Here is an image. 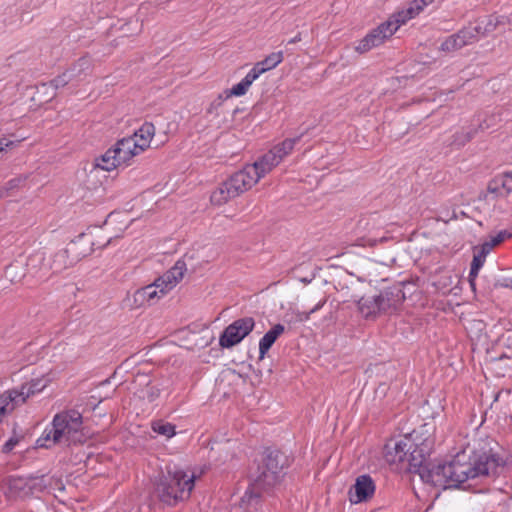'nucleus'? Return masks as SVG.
<instances>
[{"mask_svg":"<svg viewBox=\"0 0 512 512\" xmlns=\"http://www.w3.org/2000/svg\"><path fill=\"white\" fill-rule=\"evenodd\" d=\"M505 461L495 453L483 452L473 458L457 453L450 461L438 463L432 470L422 472V481L435 487L458 488L469 479L481 476H497Z\"/></svg>","mask_w":512,"mask_h":512,"instance_id":"nucleus-1","label":"nucleus"},{"mask_svg":"<svg viewBox=\"0 0 512 512\" xmlns=\"http://www.w3.org/2000/svg\"><path fill=\"white\" fill-rule=\"evenodd\" d=\"M85 442L82 414L75 409H69L54 415L50 425L37 439L36 445L39 448L48 449L56 444L72 446Z\"/></svg>","mask_w":512,"mask_h":512,"instance_id":"nucleus-2","label":"nucleus"},{"mask_svg":"<svg viewBox=\"0 0 512 512\" xmlns=\"http://www.w3.org/2000/svg\"><path fill=\"white\" fill-rule=\"evenodd\" d=\"M195 478L194 474H188L182 469H168L155 484L156 496L162 503L169 506L186 501L194 489Z\"/></svg>","mask_w":512,"mask_h":512,"instance_id":"nucleus-3","label":"nucleus"},{"mask_svg":"<svg viewBox=\"0 0 512 512\" xmlns=\"http://www.w3.org/2000/svg\"><path fill=\"white\" fill-rule=\"evenodd\" d=\"M259 181L255 167L248 164L223 181L211 194L213 205L221 206L251 189Z\"/></svg>","mask_w":512,"mask_h":512,"instance_id":"nucleus-4","label":"nucleus"},{"mask_svg":"<svg viewBox=\"0 0 512 512\" xmlns=\"http://www.w3.org/2000/svg\"><path fill=\"white\" fill-rule=\"evenodd\" d=\"M185 271L186 263L183 260H178L173 267L162 276L155 279L152 284L138 289L135 293V301L139 302L140 305L154 303L166 295L182 280Z\"/></svg>","mask_w":512,"mask_h":512,"instance_id":"nucleus-5","label":"nucleus"},{"mask_svg":"<svg viewBox=\"0 0 512 512\" xmlns=\"http://www.w3.org/2000/svg\"><path fill=\"white\" fill-rule=\"evenodd\" d=\"M290 465L289 457L277 449H266L262 464L258 465L257 474L253 480L256 486L271 488L276 486L285 475V469Z\"/></svg>","mask_w":512,"mask_h":512,"instance_id":"nucleus-6","label":"nucleus"},{"mask_svg":"<svg viewBox=\"0 0 512 512\" xmlns=\"http://www.w3.org/2000/svg\"><path fill=\"white\" fill-rule=\"evenodd\" d=\"M6 493L11 498H26L43 492L47 485L44 476H9L5 479Z\"/></svg>","mask_w":512,"mask_h":512,"instance_id":"nucleus-7","label":"nucleus"},{"mask_svg":"<svg viewBox=\"0 0 512 512\" xmlns=\"http://www.w3.org/2000/svg\"><path fill=\"white\" fill-rule=\"evenodd\" d=\"M255 321L252 317L235 320L228 325L219 338L223 348H231L240 343L254 329Z\"/></svg>","mask_w":512,"mask_h":512,"instance_id":"nucleus-8","label":"nucleus"},{"mask_svg":"<svg viewBox=\"0 0 512 512\" xmlns=\"http://www.w3.org/2000/svg\"><path fill=\"white\" fill-rule=\"evenodd\" d=\"M48 383L49 379L46 377L34 378L23 383L19 388L10 389L6 392L11 396L13 404L17 407L24 404L28 398L42 392Z\"/></svg>","mask_w":512,"mask_h":512,"instance_id":"nucleus-9","label":"nucleus"},{"mask_svg":"<svg viewBox=\"0 0 512 512\" xmlns=\"http://www.w3.org/2000/svg\"><path fill=\"white\" fill-rule=\"evenodd\" d=\"M382 314L397 312L405 300V293L400 284L387 287L377 295Z\"/></svg>","mask_w":512,"mask_h":512,"instance_id":"nucleus-10","label":"nucleus"},{"mask_svg":"<svg viewBox=\"0 0 512 512\" xmlns=\"http://www.w3.org/2000/svg\"><path fill=\"white\" fill-rule=\"evenodd\" d=\"M85 256L86 253H77V242L73 241L67 248L59 250L53 255L50 268L54 273H60Z\"/></svg>","mask_w":512,"mask_h":512,"instance_id":"nucleus-11","label":"nucleus"},{"mask_svg":"<svg viewBox=\"0 0 512 512\" xmlns=\"http://www.w3.org/2000/svg\"><path fill=\"white\" fill-rule=\"evenodd\" d=\"M389 25L390 24L386 23L385 21L371 30L363 39L359 41L358 45L355 47V50L362 54L384 43L386 39L394 34Z\"/></svg>","mask_w":512,"mask_h":512,"instance_id":"nucleus-12","label":"nucleus"},{"mask_svg":"<svg viewBox=\"0 0 512 512\" xmlns=\"http://www.w3.org/2000/svg\"><path fill=\"white\" fill-rule=\"evenodd\" d=\"M375 489L376 486L371 476L363 474L356 478L355 484L348 492V498L353 504L365 502L373 497Z\"/></svg>","mask_w":512,"mask_h":512,"instance_id":"nucleus-13","label":"nucleus"},{"mask_svg":"<svg viewBox=\"0 0 512 512\" xmlns=\"http://www.w3.org/2000/svg\"><path fill=\"white\" fill-rule=\"evenodd\" d=\"M90 68V60L86 57L78 59V61L68 70L58 75L49 82L54 89L65 87L74 80H81V76Z\"/></svg>","mask_w":512,"mask_h":512,"instance_id":"nucleus-14","label":"nucleus"},{"mask_svg":"<svg viewBox=\"0 0 512 512\" xmlns=\"http://www.w3.org/2000/svg\"><path fill=\"white\" fill-rule=\"evenodd\" d=\"M414 446V442L409 438H403L391 441L385 445L384 458L389 464L404 463L408 457V452Z\"/></svg>","mask_w":512,"mask_h":512,"instance_id":"nucleus-15","label":"nucleus"},{"mask_svg":"<svg viewBox=\"0 0 512 512\" xmlns=\"http://www.w3.org/2000/svg\"><path fill=\"white\" fill-rule=\"evenodd\" d=\"M408 468L414 473H418L422 479V472L425 470H432L436 464L429 462L426 452L423 448L414 443V446L409 450L406 461Z\"/></svg>","mask_w":512,"mask_h":512,"instance_id":"nucleus-16","label":"nucleus"},{"mask_svg":"<svg viewBox=\"0 0 512 512\" xmlns=\"http://www.w3.org/2000/svg\"><path fill=\"white\" fill-rule=\"evenodd\" d=\"M111 150L115 153L120 166L129 165V162L133 157L142 153L141 151H138L137 144L134 140L129 137L118 140Z\"/></svg>","mask_w":512,"mask_h":512,"instance_id":"nucleus-17","label":"nucleus"},{"mask_svg":"<svg viewBox=\"0 0 512 512\" xmlns=\"http://www.w3.org/2000/svg\"><path fill=\"white\" fill-rule=\"evenodd\" d=\"M268 489L267 487L256 486L255 480L246 489L244 495L241 497L239 507L244 512H255L258 509L261 499V491Z\"/></svg>","mask_w":512,"mask_h":512,"instance_id":"nucleus-18","label":"nucleus"},{"mask_svg":"<svg viewBox=\"0 0 512 512\" xmlns=\"http://www.w3.org/2000/svg\"><path fill=\"white\" fill-rule=\"evenodd\" d=\"M507 18L504 16L488 15L475 20L474 26L480 39L487 37L495 31L498 26L504 25Z\"/></svg>","mask_w":512,"mask_h":512,"instance_id":"nucleus-19","label":"nucleus"},{"mask_svg":"<svg viewBox=\"0 0 512 512\" xmlns=\"http://www.w3.org/2000/svg\"><path fill=\"white\" fill-rule=\"evenodd\" d=\"M358 312L365 319H375L378 315L382 314L377 295L362 296L357 300Z\"/></svg>","mask_w":512,"mask_h":512,"instance_id":"nucleus-20","label":"nucleus"},{"mask_svg":"<svg viewBox=\"0 0 512 512\" xmlns=\"http://www.w3.org/2000/svg\"><path fill=\"white\" fill-rule=\"evenodd\" d=\"M154 135L155 126L151 122H145L129 138L137 144L138 151L144 152L150 146Z\"/></svg>","mask_w":512,"mask_h":512,"instance_id":"nucleus-21","label":"nucleus"},{"mask_svg":"<svg viewBox=\"0 0 512 512\" xmlns=\"http://www.w3.org/2000/svg\"><path fill=\"white\" fill-rule=\"evenodd\" d=\"M280 164L279 156H275L273 151L270 149L262 157H260L253 164H248L250 167H255L256 172L259 175V180L269 173L274 167Z\"/></svg>","mask_w":512,"mask_h":512,"instance_id":"nucleus-22","label":"nucleus"},{"mask_svg":"<svg viewBox=\"0 0 512 512\" xmlns=\"http://www.w3.org/2000/svg\"><path fill=\"white\" fill-rule=\"evenodd\" d=\"M285 331V327L278 323L274 325L259 341V358L263 359L278 337Z\"/></svg>","mask_w":512,"mask_h":512,"instance_id":"nucleus-23","label":"nucleus"},{"mask_svg":"<svg viewBox=\"0 0 512 512\" xmlns=\"http://www.w3.org/2000/svg\"><path fill=\"white\" fill-rule=\"evenodd\" d=\"M283 61V52H273L265 57L262 61L257 62L251 69L258 78L260 75L278 66Z\"/></svg>","mask_w":512,"mask_h":512,"instance_id":"nucleus-24","label":"nucleus"},{"mask_svg":"<svg viewBox=\"0 0 512 512\" xmlns=\"http://www.w3.org/2000/svg\"><path fill=\"white\" fill-rule=\"evenodd\" d=\"M488 191L497 195L507 196L512 192V171L506 172L500 179L491 181L488 185Z\"/></svg>","mask_w":512,"mask_h":512,"instance_id":"nucleus-25","label":"nucleus"},{"mask_svg":"<svg viewBox=\"0 0 512 512\" xmlns=\"http://www.w3.org/2000/svg\"><path fill=\"white\" fill-rule=\"evenodd\" d=\"M257 79L258 77L250 70L239 83L233 85L230 89L224 90L226 97L245 95L252 83Z\"/></svg>","mask_w":512,"mask_h":512,"instance_id":"nucleus-26","label":"nucleus"},{"mask_svg":"<svg viewBox=\"0 0 512 512\" xmlns=\"http://www.w3.org/2000/svg\"><path fill=\"white\" fill-rule=\"evenodd\" d=\"M414 17L415 15L413 14L412 9L408 7L392 14L386 23L390 24L389 27L393 33H395L403 24Z\"/></svg>","mask_w":512,"mask_h":512,"instance_id":"nucleus-27","label":"nucleus"},{"mask_svg":"<svg viewBox=\"0 0 512 512\" xmlns=\"http://www.w3.org/2000/svg\"><path fill=\"white\" fill-rule=\"evenodd\" d=\"M95 167L104 171H112L120 167V164L116 159L115 153L110 148L103 155L95 159Z\"/></svg>","mask_w":512,"mask_h":512,"instance_id":"nucleus-28","label":"nucleus"},{"mask_svg":"<svg viewBox=\"0 0 512 512\" xmlns=\"http://www.w3.org/2000/svg\"><path fill=\"white\" fill-rule=\"evenodd\" d=\"M462 48H464V45L458 32L445 37L439 46V50L445 53H453Z\"/></svg>","mask_w":512,"mask_h":512,"instance_id":"nucleus-29","label":"nucleus"},{"mask_svg":"<svg viewBox=\"0 0 512 512\" xmlns=\"http://www.w3.org/2000/svg\"><path fill=\"white\" fill-rule=\"evenodd\" d=\"M457 32L460 35L464 47L473 45L481 40L472 22H469L468 25L462 27Z\"/></svg>","mask_w":512,"mask_h":512,"instance_id":"nucleus-30","label":"nucleus"},{"mask_svg":"<svg viewBox=\"0 0 512 512\" xmlns=\"http://www.w3.org/2000/svg\"><path fill=\"white\" fill-rule=\"evenodd\" d=\"M300 140V137L295 138H287L283 140L281 143L273 146L271 150L275 154V156H279V161L281 162L287 155H289L294 149L295 144Z\"/></svg>","mask_w":512,"mask_h":512,"instance_id":"nucleus-31","label":"nucleus"},{"mask_svg":"<svg viewBox=\"0 0 512 512\" xmlns=\"http://www.w3.org/2000/svg\"><path fill=\"white\" fill-rule=\"evenodd\" d=\"M151 427L155 433L165 436L166 438H171L176 434V426L163 420L153 422Z\"/></svg>","mask_w":512,"mask_h":512,"instance_id":"nucleus-32","label":"nucleus"},{"mask_svg":"<svg viewBox=\"0 0 512 512\" xmlns=\"http://www.w3.org/2000/svg\"><path fill=\"white\" fill-rule=\"evenodd\" d=\"M491 250L492 248H490L486 242L481 244L479 247H475L471 263H476L478 264V267H482L485 263L486 256L490 253Z\"/></svg>","mask_w":512,"mask_h":512,"instance_id":"nucleus-33","label":"nucleus"},{"mask_svg":"<svg viewBox=\"0 0 512 512\" xmlns=\"http://www.w3.org/2000/svg\"><path fill=\"white\" fill-rule=\"evenodd\" d=\"M229 99L226 97L225 92L220 93L208 106L206 112L209 115H219V108L223 105L224 101Z\"/></svg>","mask_w":512,"mask_h":512,"instance_id":"nucleus-34","label":"nucleus"},{"mask_svg":"<svg viewBox=\"0 0 512 512\" xmlns=\"http://www.w3.org/2000/svg\"><path fill=\"white\" fill-rule=\"evenodd\" d=\"M512 238V233L508 230H501L497 233L496 236L492 237L490 241H487L486 243L489 245L490 248H494L495 246L499 245L506 239Z\"/></svg>","mask_w":512,"mask_h":512,"instance_id":"nucleus-35","label":"nucleus"},{"mask_svg":"<svg viewBox=\"0 0 512 512\" xmlns=\"http://www.w3.org/2000/svg\"><path fill=\"white\" fill-rule=\"evenodd\" d=\"M476 134V129L463 130L455 134V142L459 145H464L469 142L472 138H474Z\"/></svg>","mask_w":512,"mask_h":512,"instance_id":"nucleus-36","label":"nucleus"},{"mask_svg":"<svg viewBox=\"0 0 512 512\" xmlns=\"http://www.w3.org/2000/svg\"><path fill=\"white\" fill-rule=\"evenodd\" d=\"M160 395V388L156 385H153L151 382H149L145 389V397L148 399V401L153 402L156 400Z\"/></svg>","mask_w":512,"mask_h":512,"instance_id":"nucleus-37","label":"nucleus"},{"mask_svg":"<svg viewBox=\"0 0 512 512\" xmlns=\"http://www.w3.org/2000/svg\"><path fill=\"white\" fill-rule=\"evenodd\" d=\"M426 6L427 5L425 1L423 0H413L409 4V8L412 9V12L415 16H417L421 11H423Z\"/></svg>","mask_w":512,"mask_h":512,"instance_id":"nucleus-38","label":"nucleus"},{"mask_svg":"<svg viewBox=\"0 0 512 512\" xmlns=\"http://www.w3.org/2000/svg\"><path fill=\"white\" fill-rule=\"evenodd\" d=\"M19 440L16 437H11L8 439L4 446H3V452L8 453L13 450V448L18 444Z\"/></svg>","mask_w":512,"mask_h":512,"instance_id":"nucleus-39","label":"nucleus"},{"mask_svg":"<svg viewBox=\"0 0 512 512\" xmlns=\"http://www.w3.org/2000/svg\"><path fill=\"white\" fill-rule=\"evenodd\" d=\"M482 267H478V264L476 263H471V266H470V271H469V280H476L477 276H478V273H479V270L481 269Z\"/></svg>","mask_w":512,"mask_h":512,"instance_id":"nucleus-40","label":"nucleus"},{"mask_svg":"<svg viewBox=\"0 0 512 512\" xmlns=\"http://www.w3.org/2000/svg\"><path fill=\"white\" fill-rule=\"evenodd\" d=\"M494 287L495 288H498V287H504V288H512V279H503L501 281H497L495 284H494Z\"/></svg>","mask_w":512,"mask_h":512,"instance_id":"nucleus-41","label":"nucleus"},{"mask_svg":"<svg viewBox=\"0 0 512 512\" xmlns=\"http://www.w3.org/2000/svg\"><path fill=\"white\" fill-rule=\"evenodd\" d=\"M310 316H311V313L309 311L308 312L298 311L296 313V320L299 322H306L310 319Z\"/></svg>","mask_w":512,"mask_h":512,"instance_id":"nucleus-42","label":"nucleus"},{"mask_svg":"<svg viewBox=\"0 0 512 512\" xmlns=\"http://www.w3.org/2000/svg\"><path fill=\"white\" fill-rule=\"evenodd\" d=\"M13 144H14L13 141L8 140L5 137L0 138V152H3L7 147L12 146Z\"/></svg>","mask_w":512,"mask_h":512,"instance_id":"nucleus-43","label":"nucleus"},{"mask_svg":"<svg viewBox=\"0 0 512 512\" xmlns=\"http://www.w3.org/2000/svg\"><path fill=\"white\" fill-rule=\"evenodd\" d=\"M326 303V300L323 299L321 301H319L309 312L312 314H314L315 312H317L318 310H320Z\"/></svg>","mask_w":512,"mask_h":512,"instance_id":"nucleus-44","label":"nucleus"},{"mask_svg":"<svg viewBox=\"0 0 512 512\" xmlns=\"http://www.w3.org/2000/svg\"><path fill=\"white\" fill-rule=\"evenodd\" d=\"M302 40V37H301V33H297V35L293 38H291L289 41H288V44H294V43H297L299 41Z\"/></svg>","mask_w":512,"mask_h":512,"instance_id":"nucleus-45","label":"nucleus"},{"mask_svg":"<svg viewBox=\"0 0 512 512\" xmlns=\"http://www.w3.org/2000/svg\"><path fill=\"white\" fill-rule=\"evenodd\" d=\"M475 281H476V280H469V284H470V286H471V288H472L473 290H475V285H476V284H475Z\"/></svg>","mask_w":512,"mask_h":512,"instance_id":"nucleus-46","label":"nucleus"},{"mask_svg":"<svg viewBox=\"0 0 512 512\" xmlns=\"http://www.w3.org/2000/svg\"><path fill=\"white\" fill-rule=\"evenodd\" d=\"M109 243H110V239L107 240V242L104 245H102V247H106Z\"/></svg>","mask_w":512,"mask_h":512,"instance_id":"nucleus-47","label":"nucleus"}]
</instances>
